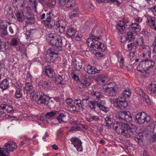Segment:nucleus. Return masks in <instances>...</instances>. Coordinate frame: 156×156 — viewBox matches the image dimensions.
<instances>
[{
  "instance_id": "2",
  "label": "nucleus",
  "mask_w": 156,
  "mask_h": 156,
  "mask_svg": "<svg viewBox=\"0 0 156 156\" xmlns=\"http://www.w3.org/2000/svg\"><path fill=\"white\" fill-rule=\"evenodd\" d=\"M47 39L50 41L53 50L57 51L61 50L62 43V38L59 35L53 34H49L47 36Z\"/></svg>"
},
{
  "instance_id": "6",
  "label": "nucleus",
  "mask_w": 156,
  "mask_h": 156,
  "mask_svg": "<svg viewBox=\"0 0 156 156\" xmlns=\"http://www.w3.org/2000/svg\"><path fill=\"white\" fill-rule=\"evenodd\" d=\"M114 104L118 108L122 109L127 107L128 103L124 97L123 98L120 96L115 100Z\"/></svg>"
},
{
  "instance_id": "58",
  "label": "nucleus",
  "mask_w": 156,
  "mask_h": 156,
  "mask_svg": "<svg viewBox=\"0 0 156 156\" xmlns=\"http://www.w3.org/2000/svg\"><path fill=\"white\" fill-rule=\"evenodd\" d=\"M80 129V127L78 126H73L70 128L69 132H72L74 131L79 130Z\"/></svg>"
},
{
  "instance_id": "28",
  "label": "nucleus",
  "mask_w": 156,
  "mask_h": 156,
  "mask_svg": "<svg viewBox=\"0 0 156 156\" xmlns=\"http://www.w3.org/2000/svg\"><path fill=\"white\" fill-rule=\"evenodd\" d=\"M87 106L91 110H94L97 107V101L94 100L89 101Z\"/></svg>"
},
{
  "instance_id": "34",
  "label": "nucleus",
  "mask_w": 156,
  "mask_h": 156,
  "mask_svg": "<svg viewBox=\"0 0 156 156\" xmlns=\"http://www.w3.org/2000/svg\"><path fill=\"white\" fill-rule=\"evenodd\" d=\"M15 15L19 22H23V12L18 11L15 13Z\"/></svg>"
},
{
  "instance_id": "55",
  "label": "nucleus",
  "mask_w": 156,
  "mask_h": 156,
  "mask_svg": "<svg viewBox=\"0 0 156 156\" xmlns=\"http://www.w3.org/2000/svg\"><path fill=\"white\" fill-rule=\"evenodd\" d=\"M108 1L109 2L112 3L118 6H119L121 3L119 0H108Z\"/></svg>"
},
{
  "instance_id": "19",
  "label": "nucleus",
  "mask_w": 156,
  "mask_h": 156,
  "mask_svg": "<svg viewBox=\"0 0 156 156\" xmlns=\"http://www.w3.org/2000/svg\"><path fill=\"white\" fill-rule=\"evenodd\" d=\"M76 32L75 29L73 27H70L68 29L66 33V36L67 37L73 38L74 37Z\"/></svg>"
},
{
  "instance_id": "59",
  "label": "nucleus",
  "mask_w": 156,
  "mask_h": 156,
  "mask_svg": "<svg viewBox=\"0 0 156 156\" xmlns=\"http://www.w3.org/2000/svg\"><path fill=\"white\" fill-rule=\"evenodd\" d=\"M90 38L92 40H93L95 41H98L100 39V37H97L93 34L90 35Z\"/></svg>"
},
{
  "instance_id": "46",
  "label": "nucleus",
  "mask_w": 156,
  "mask_h": 156,
  "mask_svg": "<svg viewBox=\"0 0 156 156\" xmlns=\"http://www.w3.org/2000/svg\"><path fill=\"white\" fill-rule=\"evenodd\" d=\"M136 93L140 95V97L143 96L144 94L145 93L144 91L140 88L139 87H137L135 89Z\"/></svg>"
},
{
  "instance_id": "22",
  "label": "nucleus",
  "mask_w": 156,
  "mask_h": 156,
  "mask_svg": "<svg viewBox=\"0 0 156 156\" xmlns=\"http://www.w3.org/2000/svg\"><path fill=\"white\" fill-rule=\"evenodd\" d=\"M9 83L8 80L5 79L2 80L0 83V88L3 90H5L9 87Z\"/></svg>"
},
{
  "instance_id": "7",
  "label": "nucleus",
  "mask_w": 156,
  "mask_h": 156,
  "mask_svg": "<svg viewBox=\"0 0 156 156\" xmlns=\"http://www.w3.org/2000/svg\"><path fill=\"white\" fill-rule=\"evenodd\" d=\"M147 58L143 60L141 62L142 67L147 70H151L155 65L154 62L152 60Z\"/></svg>"
},
{
  "instance_id": "32",
  "label": "nucleus",
  "mask_w": 156,
  "mask_h": 156,
  "mask_svg": "<svg viewBox=\"0 0 156 156\" xmlns=\"http://www.w3.org/2000/svg\"><path fill=\"white\" fill-rule=\"evenodd\" d=\"M119 119L121 121V122L119 123L127 125L128 122H131L132 121V118H119Z\"/></svg>"
},
{
  "instance_id": "23",
  "label": "nucleus",
  "mask_w": 156,
  "mask_h": 156,
  "mask_svg": "<svg viewBox=\"0 0 156 156\" xmlns=\"http://www.w3.org/2000/svg\"><path fill=\"white\" fill-rule=\"evenodd\" d=\"M76 105V109L77 110H83L84 109L85 106L83 105V102L80 99H76L74 102Z\"/></svg>"
},
{
  "instance_id": "4",
  "label": "nucleus",
  "mask_w": 156,
  "mask_h": 156,
  "mask_svg": "<svg viewBox=\"0 0 156 156\" xmlns=\"http://www.w3.org/2000/svg\"><path fill=\"white\" fill-rule=\"evenodd\" d=\"M33 98L37 100V103L40 105H44L50 107L51 106V101L47 100L46 96L42 91H39L35 93L33 95Z\"/></svg>"
},
{
  "instance_id": "50",
  "label": "nucleus",
  "mask_w": 156,
  "mask_h": 156,
  "mask_svg": "<svg viewBox=\"0 0 156 156\" xmlns=\"http://www.w3.org/2000/svg\"><path fill=\"white\" fill-rule=\"evenodd\" d=\"M149 116L147 113L144 112H139L136 115L135 117H146Z\"/></svg>"
},
{
  "instance_id": "14",
  "label": "nucleus",
  "mask_w": 156,
  "mask_h": 156,
  "mask_svg": "<svg viewBox=\"0 0 156 156\" xmlns=\"http://www.w3.org/2000/svg\"><path fill=\"white\" fill-rule=\"evenodd\" d=\"M106 104L105 101L99 99L97 101V107L100 110L107 112L108 111V109L106 106Z\"/></svg>"
},
{
  "instance_id": "30",
  "label": "nucleus",
  "mask_w": 156,
  "mask_h": 156,
  "mask_svg": "<svg viewBox=\"0 0 156 156\" xmlns=\"http://www.w3.org/2000/svg\"><path fill=\"white\" fill-rule=\"evenodd\" d=\"M101 93L99 92L93 91L91 92V97L92 99L96 100L100 98Z\"/></svg>"
},
{
  "instance_id": "17",
  "label": "nucleus",
  "mask_w": 156,
  "mask_h": 156,
  "mask_svg": "<svg viewBox=\"0 0 156 156\" xmlns=\"http://www.w3.org/2000/svg\"><path fill=\"white\" fill-rule=\"evenodd\" d=\"M147 92L151 94H154L156 92V81L151 82L148 86Z\"/></svg>"
},
{
  "instance_id": "54",
  "label": "nucleus",
  "mask_w": 156,
  "mask_h": 156,
  "mask_svg": "<svg viewBox=\"0 0 156 156\" xmlns=\"http://www.w3.org/2000/svg\"><path fill=\"white\" fill-rule=\"evenodd\" d=\"M20 48L21 52L23 53L26 57H27V49L25 47L24 45L20 47Z\"/></svg>"
},
{
  "instance_id": "16",
  "label": "nucleus",
  "mask_w": 156,
  "mask_h": 156,
  "mask_svg": "<svg viewBox=\"0 0 156 156\" xmlns=\"http://www.w3.org/2000/svg\"><path fill=\"white\" fill-rule=\"evenodd\" d=\"M84 69L85 71L90 74H94L96 73H98L99 72V71L94 67L91 66L90 65L85 66L84 68Z\"/></svg>"
},
{
  "instance_id": "18",
  "label": "nucleus",
  "mask_w": 156,
  "mask_h": 156,
  "mask_svg": "<svg viewBox=\"0 0 156 156\" xmlns=\"http://www.w3.org/2000/svg\"><path fill=\"white\" fill-rule=\"evenodd\" d=\"M24 18L26 23L28 24H32L34 23L35 19L33 15L29 14Z\"/></svg>"
},
{
  "instance_id": "37",
  "label": "nucleus",
  "mask_w": 156,
  "mask_h": 156,
  "mask_svg": "<svg viewBox=\"0 0 156 156\" xmlns=\"http://www.w3.org/2000/svg\"><path fill=\"white\" fill-rule=\"evenodd\" d=\"M33 88V87L30 83L28 82L25 83L24 90L27 93H29Z\"/></svg>"
},
{
  "instance_id": "43",
  "label": "nucleus",
  "mask_w": 156,
  "mask_h": 156,
  "mask_svg": "<svg viewBox=\"0 0 156 156\" xmlns=\"http://www.w3.org/2000/svg\"><path fill=\"white\" fill-rule=\"evenodd\" d=\"M21 87L17 88L15 93L16 97L17 98H20L21 97L22 94L21 92Z\"/></svg>"
},
{
  "instance_id": "31",
  "label": "nucleus",
  "mask_w": 156,
  "mask_h": 156,
  "mask_svg": "<svg viewBox=\"0 0 156 156\" xmlns=\"http://www.w3.org/2000/svg\"><path fill=\"white\" fill-rule=\"evenodd\" d=\"M126 25L123 22L119 23L116 26V29L121 33H123V30L125 29Z\"/></svg>"
},
{
  "instance_id": "42",
  "label": "nucleus",
  "mask_w": 156,
  "mask_h": 156,
  "mask_svg": "<svg viewBox=\"0 0 156 156\" xmlns=\"http://www.w3.org/2000/svg\"><path fill=\"white\" fill-rule=\"evenodd\" d=\"M155 128V125L151 124L149 125L147 128V132L148 133H153L154 130Z\"/></svg>"
},
{
  "instance_id": "35",
  "label": "nucleus",
  "mask_w": 156,
  "mask_h": 156,
  "mask_svg": "<svg viewBox=\"0 0 156 156\" xmlns=\"http://www.w3.org/2000/svg\"><path fill=\"white\" fill-rule=\"evenodd\" d=\"M135 43L136 45V47L139 46L142 47L143 48L144 45V40L142 38H139L136 39H135Z\"/></svg>"
},
{
  "instance_id": "38",
  "label": "nucleus",
  "mask_w": 156,
  "mask_h": 156,
  "mask_svg": "<svg viewBox=\"0 0 156 156\" xmlns=\"http://www.w3.org/2000/svg\"><path fill=\"white\" fill-rule=\"evenodd\" d=\"M54 78L55 79V81L57 83L61 85H63L64 84V83L63 81V78L61 76L59 75L57 77H56L55 76V77Z\"/></svg>"
},
{
  "instance_id": "39",
  "label": "nucleus",
  "mask_w": 156,
  "mask_h": 156,
  "mask_svg": "<svg viewBox=\"0 0 156 156\" xmlns=\"http://www.w3.org/2000/svg\"><path fill=\"white\" fill-rule=\"evenodd\" d=\"M46 26L47 28L51 29L55 25V23L53 19H51L50 21L49 22H46Z\"/></svg>"
},
{
  "instance_id": "1",
  "label": "nucleus",
  "mask_w": 156,
  "mask_h": 156,
  "mask_svg": "<svg viewBox=\"0 0 156 156\" xmlns=\"http://www.w3.org/2000/svg\"><path fill=\"white\" fill-rule=\"evenodd\" d=\"M113 128L116 132L124 136L129 137L131 136L129 131L132 133L135 132L137 127L131 124L128 125L122 123H115L113 125Z\"/></svg>"
},
{
  "instance_id": "29",
  "label": "nucleus",
  "mask_w": 156,
  "mask_h": 156,
  "mask_svg": "<svg viewBox=\"0 0 156 156\" xmlns=\"http://www.w3.org/2000/svg\"><path fill=\"white\" fill-rule=\"evenodd\" d=\"M0 107L2 109H6L8 112H11L13 110L12 107L10 105L7 104H2L1 105Z\"/></svg>"
},
{
  "instance_id": "47",
  "label": "nucleus",
  "mask_w": 156,
  "mask_h": 156,
  "mask_svg": "<svg viewBox=\"0 0 156 156\" xmlns=\"http://www.w3.org/2000/svg\"><path fill=\"white\" fill-rule=\"evenodd\" d=\"M105 120L107 124V126L109 127L113 123V119L111 118H105Z\"/></svg>"
},
{
  "instance_id": "13",
  "label": "nucleus",
  "mask_w": 156,
  "mask_h": 156,
  "mask_svg": "<svg viewBox=\"0 0 156 156\" xmlns=\"http://www.w3.org/2000/svg\"><path fill=\"white\" fill-rule=\"evenodd\" d=\"M142 57L145 58H150L151 56V49L148 45H144L142 50Z\"/></svg>"
},
{
  "instance_id": "51",
  "label": "nucleus",
  "mask_w": 156,
  "mask_h": 156,
  "mask_svg": "<svg viewBox=\"0 0 156 156\" xmlns=\"http://www.w3.org/2000/svg\"><path fill=\"white\" fill-rule=\"evenodd\" d=\"M137 70L142 73H144L145 72V69L143 68L141 64V62H140L139 65L137 67Z\"/></svg>"
},
{
  "instance_id": "62",
  "label": "nucleus",
  "mask_w": 156,
  "mask_h": 156,
  "mask_svg": "<svg viewBox=\"0 0 156 156\" xmlns=\"http://www.w3.org/2000/svg\"><path fill=\"white\" fill-rule=\"evenodd\" d=\"M65 29V27L64 26L61 25V26L58 28L57 30H58L59 33H62L64 31Z\"/></svg>"
},
{
  "instance_id": "33",
  "label": "nucleus",
  "mask_w": 156,
  "mask_h": 156,
  "mask_svg": "<svg viewBox=\"0 0 156 156\" xmlns=\"http://www.w3.org/2000/svg\"><path fill=\"white\" fill-rule=\"evenodd\" d=\"M86 42L88 47L90 48L89 49L90 50H92L94 48V44H95L91 38H88Z\"/></svg>"
},
{
  "instance_id": "8",
  "label": "nucleus",
  "mask_w": 156,
  "mask_h": 156,
  "mask_svg": "<svg viewBox=\"0 0 156 156\" xmlns=\"http://www.w3.org/2000/svg\"><path fill=\"white\" fill-rule=\"evenodd\" d=\"M44 74L46 76L51 78L55 77V73L53 68L48 64L46 65L43 69Z\"/></svg>"
},
{
  "instance_id": "10",
  "label": "nucleus",
  "mask_w": 156,
  "mask_h": 156,
  "mask_svg": "<svg viewBox=\"0 0 156 156\" xmlns=\"http://www.w3.org/2000/svg\"><path fill=\"white\" fill-rule=\"evenodd\" d=\"M67 113L65 112L63 113L57 111H51L47 112L44 115H42L41 117L43 116L49 117H64L67 116Z\"/></svg>"
},
{
  "instance_id": "60",
  "label": "nucleus",
  "mask_w": 156,
  "mask_h": 156,
  "mask_svg": "<svg viewBox=\"0 0 156 156\" xmlns=\"http://www.w3.org/2000/svg\"><path fill=\"white\" fill-rule=\"evenodd\" d=\"M68 108L69 110L71 111H75L76 110V107L73 105H69Z\"/></svg>"
},
{
  "instance_id": "27",
  "label": "nucleus",
  "mask_w": 156,
  "mask_h": 156,
  "mask_svg": "<svg viewBox=\"0 0 156 156\" xmlns=\"http://www.w3.org/2000/svg\"><path fill=\"white\" fill-rule=\"evenodd\" d=\"M72 66L76 71L80 70L82 67V65L79 64L77 60L75 59L72 61Z\"/></svg>"
},
{
  "instance_id": "25",
  "label": "nucleus",
  "mask_w": 156,
  "mask_h": 156,
  "mask_svg": "<svg viewBox=\"0 0 156 156\" xmlns=\"http://www.w3.org/2000/svg\"><path fill=\"white\" fill-rule=\"evenodd\" d=\"M51 13V12H50L48 13H46V14L45 13H43L41 15V18L42 20L44 19V20L45 22H48L50 21L51 19H52L50 16V14Z\"/></svg>"
},
{
  "instance_id": "26",
  "label": "nucleus",
  "mask_w": 156,
  "mask_h": 156,
  "mask_svg": "<svg viewBox=\"0 0 156 156\" xmlns=\"http://www.w3.org/2000/svg\"><path fill=\"white\" fill-rule=\"evenodd\" d=\"M129 27L132 30L139 32L141 30V27L139 24L136 23H132L129 26Z\"/></svg>"
},
{
  "instance_id": "21",
  "label": "nucleus",
  "mask_w": 156,
  "mask_h": 156,
  "mask_svg": "<svg viewBox=\"0 0 156 156\" xmlns=\"http://www.w3.org/2000/svg\"><path fill=\"white\" fill-rule=\"evenodd\" d=\"M127 46L128 50H133L134 51L137 48L136 44L135 43V39L129 40Z\"/></svg>"
},
{
  "instance_id": "20",
  "label": "nucleus",
  "mask_w": 156,
  "mask_h": 156,
  "mask_svg": "<svg viewBox=\"0 0 156 156\" xmlns=\"http://www.w3.org/2000/svg\"><path fill=\"white\" fill-rule=\"evenodd\" d=\"M94 48L102 52L104 51L105 49V47L104 44L100 41H97L94 44Z\"/></svg>"
},
{
  "instance_id": "56",
  "label": "nucleus",
  "mask_w": 156,
  "mask_h": 156,
  "mask_svg": "<svg viewBox=\"0 0 156 156\" xmlns=\"http://www.w3.org/2000/svg\"><path fill=\"white\" fill-rule=\"evenodd\" d=\"M156 140V133H154L151 135L150 138V141L154 142Z\"/></svg>"
},
{
  "instance_id": "63",
  "label": "nucleus",
  "mask_w": 156,
  "mask_h": 156,
  "mask_svg": "<svg viewBox=\"0 0 156 156\" xmlns=\"http://www.w3.org/2000/svg\"><path fill=\"white\" fill-rule=\"evenodd\" d=\"M123 114L124 115H123L124 117L127 116L128 117H132L130 112L128 111H123Z\"/></svg>"
},
{
  "instance_id": "57",
  "label": "nucleus",
  "mask_w": 156,
  "mask_h": 156,
  "mask_svg": "<svg viewBox=\"0 0 156 156\" xmlns=\"http://www.w3.org/2000/svg\"><path fill=\"white\" fill-rule=\"evenodd\" d=\"M149 20H150V23L148 24V25L150 27L152 25L153 23H155V18L152 17H149Z\"/></svg>"
},
{
  "instance_id": "40",
  "label": "nucleus",
  "mask_w": 156,
  "mask_h": 156,
  "mask_svg": "<svg viewBox=\"0 0 156 156\" xmlns=\"http://www.w3.org/2000/svg\"><path fill=\"white\" fill-rule=\"evenodd\" d=\"M140 98L141 99H142L144 101H145L148 105H151V102L147 95L144 93L143 96L140 97Z\"/></svg>"
},
{
  "instance_id": "11",
  "label": "nucleus",
  "mask_w": 156,
  "mask_h": 156,
  "mask_svg": "<svg viewBox=\"0 0 156 156\" xmlns=\"http://www.w3.org/2000/svg\"><path fill=\"white\" fill-rule=\"evenodd\" d=\"M58 53L52 51L51 49H48L47 51V57L48 58L47 61L51 62H54V60L58 57Z\"/></svg>"
},
{
  "instance_id": "49",
  "label": "nucleus",
  "mask_w": 156,
  "mask_h": 156,
  "mask_svg": "<svg viewBox=\"0 0 156 156\" xmlns=\"http://www.w3.org/2000/svg\"><path fill=\"white\" fill-rule=\"evenodd\" d=\"M126 38L127 40L134 39L135 38L133 36V34L132 32H128Z\"/></svg>"
},
{
  "instance_id": "3",
  "label": "nucleus",
  "mask_w": 156,
  "mask_h": 156,
  "mask_svg": "<svg viewBox=\"0 0 156 156\" xmlns=\"http://www.w3.org/2000/svg\"><path fill=\"white\" fill-rule=\"evenodd\" d=\"M17 147L15 143L8 141L3 145L2 147L0 146V156H9V153L15 150Z\"/></svg>"
},
{
  "instance_id": "48",
  "label": "nucleus",
  "mask_w": 156,
  "mask_h": 156,
  "mask_svg": "<svg viewBox=\"0 0 156 156\" xmlns=\"http://www.w3.org/2000/svg\"><path fill=\"white\" fill-rule=\"evenodd\" d=\"M131 94V92L130 90H125L124 91L123 93L122 94V97H124L126 99V98H127Z\"/></svg>"
},
{
  "instance_id": "41",
  "label": "nucleus",
  "mask_w": 156,
  "mask_h": 156,
  "mask_svg": "<svg viewBox=\"0 0 156 156\" xmlns=\"http://www.w3.org/2000/svg\"><path fill=\"white\" fill-rule=\"evenodd\" d=\"M75 2L74 0H67L65 5L66 7L67 8L73 7L75 5Z\"/></svg>"
},
{
  "instance_id": "24",
  "label": "nucleus",
  "mask_w": 156,
  "mask_h": 156,
  "mask_svg": "<svg viewBox=\"0 0 156 156\" xmlns=\"http://www.w3.org/2000/svg\"><path fill=\"white\" fill-rule=\"evenodd\" d=\"M150 120V118H135V121L138 124H142L146 122H147Z\"/></svg>"
},
{
  "instance_id": "64",
  "label": "nucleus",
  "mask_w": 156,
  "mask_h": 156,
  "mask_svg": "<svg viewBox=\"0 0 156 156\" xmlns=\"http://www.w3.org/2000/svg\"><path fill=\"white\" fill-rule=\"evenodd\" d=\"M88 8H87L88 10L90 12H92L94 9V7L93 5L90 4H88Z\"/></svg>"
},
{
  "instance_id": "15",
  "label": "nucleus",
  "mask_w": 156,
  "mask_h": 156,
  "mask_svg": "<svg viewBox=\"0 0 156 156\" xmlns=\"http://www.w3.org/2000/svg\"><path fill=\"white\" fill-rule=\"evenodd\" d=\"M7 25L5 22L3 21H0V35L3 37L7 34L6 31Z\"/></svg>"
},
{
  "instance_id": "9",
  "label": "nucleus",
  "mask_w": 156,
  "mask_h": 156,
  "mask_svg": "<svg viewBox=\"0 0 156 156\" xmlns=\"http://www.w3.org/2000/svg\"><path fill=\"white\" fill-rule=\"evenodd\" d=\"M71 144L73 145L78 151H82V142L80 140L76 137H73L70 139Z\"/></svg>"
},
{
  "instance_id": "36",
  "label": "nucleus",
  "mask_w": 156,
  "mask_h": 156,
  "mask_svg": "<svg viewBox=\"0 0 156 156\" xmlns=\"http://www.w3.org/2000/svg\"><path fill=\"white\" fill-rule=\"evenodd\" d=\"M33 30L34 29H32L26 31L25 35L26 36V38L27 41H30L32 39L33 34V33L32 31H33Z\"/></svg>"
},
{
  "instance_id": "45",
  "label": "nucleus",
  "mask_w": 156,
  "mask_h": 156,
  "mask_svg": "<svg viewBox=\"0 0 156 156\" xmlns=\"http://www.w3.org/2000/svg\"><path fill=\"white\" fill-rule=\"evenodd\" d=\"M19 44L18 41L16 38H14L11 39V44L13 46H17Z\"/></svg>"
},
{
  "instance_id": "44",
  "label": "nucleus",
  "mask_w": 156,
  "mask_h": 156,
  "mask_svg": "<svg viewBox=\"0 0 156 156\" xmlns=\"http://www.w3.org/2000/svg\"><path fill=\"white\" fill-rule=\"evenodd\" d=\"M90 85V83L87 80H84L81 81V86H82L83 88H85L89 86Z\"/></svg>"
},
{
  "instance_id": "5",
  "label": "nucleus",
  "mask_w": 156,
  "mask_h": 156,
  "mask_svg": "<svg viewBox=\"0 0 156 156\" xmlns=\"http://www.w3.org/2000/svg\"><path fill=\"white\" fill-rule=\"evenodd\" d=\"M102 88L110 96L114 97L117 94L118 86L115 83L111 82L105 84L103 85Z\"/></svg>"
},
{
  "instance_id": "12",
  "label": "nucleus",
  "mask_w": 156,
  "mask_h": 156,
  "mask_svg": "<svg viewBox=\"0 0 156 156\" xmlns=\"http://www.w3.org/2000/svg\"><path fill=\"white\" fill-rule=\"evenodd\" d=\"M39 86L40 88L47 90L50 89L53 87V83L50 81L41 80L39 83Z\"/></svg>"
},
{
  "instance_id": "52",
  "label": "nucleus",
  "mask_w": 156,
  "mask_h": 156,
  "mask_svg": "<svg viewBox=\"0 0 156 156\" xmlns=\"http://www.w3.org/2000/svg\"><path fill=\"white\" fill-rule=\"evenodd\" d=\"M78 11V9H74L73 11H72L70 13V17L72 18L76 16L77 14Z\"/></svg>"
},
{
  "instance_id": "61",
  "label": "nucleus",
  "mask_w": 156,
  "mask_h": 156,
  "mask_svg": "<svg viewBox=\"0 0 156 156\" xmlns=\"http://www.w3.org/2000/svg\"><path fill=\"white\" fill-rule=\"evenodd\" d=\"M149 10L155 16H156V5L150 8Z\"/></svg>"
},
{
  "instance_id": "53",
  "label": "nucleus",
  "mask_w": 156,
  "mask_h": 156,
  "mask_svg": "<svg viewBox=\"0 0 156 156\" xmlns=\"http://www.w3.org/2000/svg\"><path fill=\"white\" fill-rule=\"evenodd\" d=\"M30 143L29 142V140L27 139L24 140L22 141H21L20 142V147H22L23 146H26L30 144Z\"/></svg>"
}]
</instances>
